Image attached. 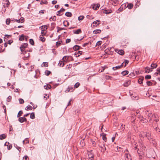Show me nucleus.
I'll list each match as a JSON object with an SVG mask.
<instances>
[{"label": "nucleus", "mask_w": 160, "mask_h": 160, "mask_svg": "<svg viewBox=\"0 0 160 160\" xmlns=\"http://www.w3.org/2000/svg\"><path fill=\"white\" fill-rule=\"evenodd\" d=\"M152 83L151 81H148L147 82V84L148 86L152 85Z\"/></svg>", "instance_id": "obj_51"}, {"label": "nucleus", "mask_w": 160, "mask_h": 160, "mask_svg": "<svg viewBox=\"0 0 160 160\" xmlns=\"http://www.w3.org/2000/svg\"><path fill=\"white\" fill-rule=\"evenodd\" d=\"M100 21L99 20H97L96 21H94L92 24V25H93V27L97 26V25H99L100 23Z\"/></svg>", "instance_id": "obj_4"}, {"label": "nucleus", "mask_w": 160, "mask_h": 160, "mask_svg": "<svg viewBox=\"0 0 160 160\" xmlns=\"http://www.w3.org/2000/svg\"><path fill=\"white\" fill-rule=\"evenodd\" d=\"M65 11V9L63 8H62L60 10L58 11L57 14V16H61L62 15V14H61V12H64Z\"/></svg>", "instance_id": "obj_14"}, {"label": "nucleus", "mask_w": 160, "mask_h": 160, "mask_svg": "<svg viewBox=\"0 0 160 160\" xmlns=\"http://www.w3.org/2000/svg\"><path fill=\"white\" fill-rule=\"evenodd\" d=\"M41 33L43 35H45L46 34V32H45L44 30H42L41 32Z\"/></svg>", "instance_id": "obj_54"}, {"label": "nucleus", "mask_w": 160, "mask_h": 160, "mask_svg": "<svg viewBox=\"0 0 160 160\" xmlns=\"http://www.w3.org/2000/svg\"><path fill=\"white\" fill-rule=\"evenodd\" d=\"M6 137V135L3 134L0 135V140H2L5 139Z\"/></svg>", "instance_id": "obj_23"}, {"label": "nucleus", "mask_w": 160, "mask_h": 160, "mask_svg": "<svg viewBox=\"0 0 160 160\" xmlns=\"http://www.w3.org/2000/svg\"><path fill=\"white\" fill-rule=\"evenodd\" d=\"M80 85V83L78 82L75 84L74 87L75 88H77Z\"/></svg>", "instance_id": "obj_52"}, {"label": "nucleus", "mask_w": 160, "mask_h": 160, "mask_svg": "<svg viewBox=\"0 0 160 160\" xmlns=\"http://www.w3.org/2000/svg\"><path fill=\"white\" fill-rule=\"evenodd\" d=\"M129 76L130 77H134L135 76V74L133 72H132L129 75Z\"/></svg>", "instance_id": "obj_64"}, {"label": "nucleus", "mask_w": 160, "mask_h": 160, "mask_svg": "<svg viewBox=\"0 0 160 160\" xmlns=\"http://www.w3.org/2000/svg\"><path fill=\"white\" fill-rule=\"evenodd\" d=\"M157 122H156L155 121H153L152 124V126L154 128L155 127H157Z\"/></svg>", "instance_id": "obj_37"}, {"label": "nucleus", "mask_w": 160, "mask_h": 160, "mask_svg": "<svg viewBox=\"0 0 160 160\" xmlns=\"http://www.w3.org/2000/svg\"><path fill=\"white\" fill-rule=\"evenodd\" d=\"M125 160H132L130 155L128 153H126L125 155Z\"/></svg>", "instance_id": "obj_6"}, {"label": "nucleus", "mask_w": 160, "mask_h": 160, "mask_svg": "<svg viewBox=\"0 0 160 160\" xmlns=\"http://www.w3.org/2000/svg\"><path fill=\"white\" fill-rule=\"evenodd\" d=\"M123 6L124 5H121V7L118 9V11L119 12L117 11V12L118 13L122 11L123 10Z\"/></svg>", "instance_id": "obj_42"}, {"label": "nucleus", "mask_w": 160, "mask_h": 160, "mask_svg": "<svg viewBox=\"0 0 160 160\" xmlns=\"http://www.w3.org/2000/svg\"><path fill=\"white\" fill-rule=\"evenodd\" d=\"M51 73L50 71L47 70L45 72V74L47 76H48Z\"/></svg>", "instance_id": "obj_47"}, {"label": "nucleus", "mask_w": 160, "mask_h": 160, "mask_svg": "<svg viewBox=\"0 0 160 160\" xmlns=\"http://www.w3.org/2000/svg\"><path fill=\"white\" fill-rule=\"evenodd\" d=\"M87 18H89L90 19H93L94 18V17L93 16H90V15H88L87 16Z\"/></svg>", "instance_id": "obj_60"}, {"label": "nucleus", "mask_w": 160, "mask_h": 160, "mask_svg": "<svg viewBox=\"0 0 160 160\" xmlns=\"http://www.w3.org/2000/svg\"><path fill=\"white\" fill-rule=\"evenodd\" d=\"M157 66L158 65L156 63H152L151 65V69L152 70L153 69L156 68Z\"/></svg>", "instance_id": "obj_15"}, {"label": "nucleus", "mask_w": 160, "mask_h": 160, "mask_svg": "<svg viewBox=\"0 0 160 160\" xmlns=\"http://www.w3.org/2000/svg\"><path fill=\"white\" fill-rule=\"evenodd\" d=\"M65 15L68 17H70L72 16V14L70 12H67L65 13Z\"/></svg>", "instance_id": "obj_34"}, {"label": "nucleus", "mask_w": 160, "mask_h": 160, "mask_svg": "<svg viewBox=\"0 0 160 160\" xmlns=\"http://www.w3.org/2000/svg\"><path fill=\"white\" fill-rule=\"evenodd\" d=\"M44 88L45 89L47 90L51 88V86L49 84H47V85L44 86Z\"/></svg>", "instance_id": "obj_29"}, {"label": "nucleus", "mask_w": 160, "mask_h": 160, "mask_svg": "<svg viewBox=\"0 0 160 160\" xmlns=\"http://www.w3.org/2000/svg\"><path fill=\"white\" fill-rule=\"evenodd\" d=\"M22 113H23L22 111L21 110L20 111L17 115V117L18 118L20 116H21L22 115Z\"/></svg>", "instance_id": "obj_44"}, {"label": "nucleus", "mask_w": 160, "mask_h": 160, "mask_svg": "<svg viewBox=\"0 0 160 160\" xmlns=\"http://www.w3.org/2000/svg\"><path fill=\"white\" fill-rule=\"evenodd\" d=\"M94 155L91 152L88 153V158L89 159L93 158Z\"/></svg>", "instance_id": "obj_22"}, {"label": "nucleus", "mask_w": 160, "mask_h": 160, "mask_svg": "<svg viewBox=\"0 0 160 160\" xmlns=\"http://www.w3.org/2000/svg\"><path fill=\"white\" fill-rule=\"evenodd\" d=\"M153 118L154 119V120L156 122H157L159 121L158 117L157 114H155L153 115Z\"/></svg>", "instance_id": "obj_16"}, {"label": "nucleus", "mask_w": 160, "mask_h": 160, "mask_svg": "<svg viewBox=\"0 0 160 160\" xmlns=\"http://www.w3.org/2000/svg\"><path fill=\"white\" fill-rule=\"evenodd\" d=\"M149 135V134L148 133H147L146 132H142L141 134V135L142 136V137H143V138L147 137L148 135Z\"/></svg>", "instance_id": "obj_25"}, {"label": "nucleus", "mask_w": 160, "mask_h": 160, "mask_svg": "<svg viewBox=\"0 0 160 160\" xmlns=\"http://www.w3.org/2000/svg\"><path fill=\"white\" fill-rule=\"evenodd\" d=\"M74 89L72 87H68V90L66 91H68V92H72L73 91Z\"/></svg>", "instance_id": "obj_35"}, {"label": "nucleus", "mask_w": 160, "mask_h": 160, "mask_svg": "<svg viewBox=\"0 0 160 160\" xmlns=\"http://www.w3.org/2000/svg\"><path fill=\"white\" fill-rule=\"evenodd\" d=\"M27 120L26 118L25 117H19L18 118V121L21 123L23 122H26Z\"/></svg>", "instance_id": "obj_12"}, {"label": "nucleus", "mask_w": 160, "mask_h": 160, "mask_svg": "<svg viewBox=\"0 0 160 160\" xmlns=\"http://www.w3.org/2000/svg\"><path fill=\"white\" fill-rule=\"evenodd\" d=\"M117 150H118V152H122V148L120 147H117Z\"/></svg>", "instance_id": "obj_56"}, {"label": "nucleus", "mask_w": 160, "mask_h": 160, "mask_svg": "<svg viewBox=\"0 0 160 160\" xmlns=\"http://www.w3.org/2000/svg\"><path fill=\"white\" fill-rule=\"evenodd\" d=\"M40 3L41 5L44 4H47L48 3V2L47 1L44 0V1H41Z\"/></svg>", "instance_id": "obj_46"}, {"label": "nucleus", "mask_w": 160, "mask_h": 160, "mask_svg": "<svg viewBox=\"0 0 160 160\" xmlns=\"http://www.w3.org/2000/svg\"><path fill=\"white\" fill-rule=\"evenodd\" d=\"M131 81L129 80H126L125 83L123 84V85L124 87H128L129 85L131 84Z\"/></svg>", "instance_id": "obj_11"}, {"label": "nucleus", "mask_w": 160, "mask_h": 160, "mask_svg": "<svg viewBox=\"0 0 160 160\" xmlns=\"http://www.w3.org/2000/svg\"><path fill=\"white\" fill-rule=\"evenodd\" d=\"M154 153V151H150L147 152L146 155L147 157L149 158H153L154 157V155H152Z\"/></svg>", "instance_id": "obj_1"}, {"label": "nucleus", "mask_w": 160, "mask_h": 160, "mask_svg": "<svg viewBox=\"0 0 160 160\" xmlns=\"http://www.w3.org/2000/svg\"><path fill=\"white\" fill-rule=\"evenodd\" d=\"M102 138L103 140L106 142L107 140V138L106 137V134L104 133H102Z\"/></svg>", "instance_id": "obj_38"}, {"label": "nucleus", "mask_w": 160, "mask_h": 160, "mask_svg": "<svg viewBox=\"0 0 160 160\" xmlns=\"http://www.w3.org/2000/svg\"><path fill=\"white\" fill-rule=\"evenodd\" d=\"M102 43V42L101 41H98L96 44V46H99L101 45Z\"/></svg>", "instance_id": "obj_62"}, {"label": "nucleus", "mask_w": 160, "mask_h": 160, "mask_svg": "<svg viewBox=\"0 0 160 160\" xmlns=\"http://www.w3.org/2000/svg\"><path fill=\"white\" fill-rule=\"evenodd\" d=\"M43 66L44 67H48V63L47 62H43Z\"/></svg>", "instance_id": "obj_55"}, {"label": "nucleus", "mask_w": 160, "mask_h": 160, "mask_svg": "<svg viewBox=\"0 0 160 160\" xmlns=\"http://www.w3.org/2000/svg\"><path fill=\"white\" fill-rule=\"evenodd\" d=\"M122 67V65H121L120 66H118L115 67H113L112 68V69L114 70H115L117 69H118L121 68Z\"/></svg>", "instance_id": "obj_33"}, {"label": "nucleus", "mask_w": 160, "mask_h": 160, "mask_svg": "<svg viewBox=\"0 0 160 160\" xmlns=\"http://www.w3.org/2000/svg\"><path fill=\"white\" fill-rule=\"evenodd\" d=\"M30 118L32 119H34L35 118V114L34 112H32L31 113Z\"/></svg>", "instance_id": "obj_41"}, {"label": "nucleus", "mask_w": 160, "mask_h": 160, "mask_svg": "<svg viewBox=\"0 0 160 160\" xmlns=\"http://www.w3.org/2000/svg\"><path fill=\"white\" fill-rule=\"evenodd\" d=\"M69 58H70L71 59L73 60V58L71 56H64L63 58H62V59L63 60V61H64V62H66L68 59Z\"/></svg>", "instance_id": "obj_3"}, {"label": "nucleus", "mask_w": 160, "mask_h": 160, "mask_svg": "<svg viewBox=\"0 0 160 160\" xmlns=\"http://www.w3.org/2000/svg\"><path fill=\"white\" fill-rule=\"evenodd\" d=\"M40 40L42 42H44L45 41V38L43 37V36L42 35V36H40Z\"/></svg>", "instance_id": "obj_40"}, {"label": "nucleus", "mask_w": 160, "mask_h": 160, "mask_svg": "<svg viewBox=\"0 0 160 160\" xmlns=\"http://www.w3.org/2000/svg\"><path fill=\"white\" fill-rule=\"evenodd\" d=\"M96 4H93V5H92V8L94 10H98L100 5V4L98 3L96 5Z\"/></svg>", "instance_id": "obj_10"}, {"label": "nucleus", "mask_w": 160, "mask_h": 160, "mask_svg": "<svg viewBox=\"0 0 160 160\" xmlns=\"http://www.w3.org/2000/svg\"><path fill=\"white\" fill-rule=\"evenodd\" d=\"M140 120L141 122H142L144 123H147L148 122L147 119L145 118H144L142 116L140 118Z\"/></svg>", "instance_id": "obj_7"}, {"label": "nucleus", "mask_w": 160, "mask_h": 160, "mask_svg": "<svg viewBox=\"0 0 160 160\" xmlns=\"http://www.w3.org/2000/svg\"><path fill=\"white\" fill-rule=\"evenodd\" d=\"M82 54V51H78L77 53H75L74 54V56L76 57H78L80 56V55Z\"/></svg>", "instance_id": "obj_24"}, {"label": "nucleus", "mask_w": 160, "mask_h": 160, "mask_svg": "<svg viewBox=\"0 0 160 160\" xmlns=\"http://www.w3.org/2000/svg\"><path fill=\"white\" fill-rule=\"evenodd\" d=\"M128 71L127 70H125L124 71H122L121 74L123 76L126 75H127L128 73Z\"/></svg>", "instance_id": "obj_31"}, {"label": "nucleus", "mask_w": 160, "mask_h": 160, "mask_svg": "<svg viewBox=\"0 0 160 160\" xmlns=\"http://www.w3.org/2000/svg\"><path fill=\"white\" fill-rule=\"evenodd\" d=\"M32 106H31L30 105H28V106L25 108V109L26 110H31L32 109Z\"/></svg>", "instance_id": "obj_32"}, {"label": "nucleus", "mask_w": 160, "mask_h": 160, "mask_svg": "<svg viewBox=\"0 0 160 160\" xmlns=\"http://www.w3.org/2000/svg\"><path fill=\"white\" fill-rule=\"evenodd\" d=\"M11 20L9 18H8L6 20V23L7 25H9L10 22Z\"/></svg>", "instance_id": "obj_49"}, {"label": "nucleus", "mask_w": 160, "mask_h": 160, "mask_svg": "<svg viewBox=\"0 0 160 160\" xmlns=\"http://www.w3.org/2000/svg\"><path fill=\"white\" fill-rule=\"evenodd\" d=\"M4 146H7V148L8 150L11 149L12 147V145L10 144L8 142H6L4 144Z\"/></svg>", "instance_id": "obj_5"}, {"label": "nucleus", "mask_w": 160, "mask_h": 160, "mask_svg": "<svg viewBox=\"0 0 160 160\" xmlns=\"http://www.w3.org/2000/svg\"><path fill=\"white\" fill-rule=\"evenodd\" d=\"M98 146H99V147L101 148V151L102 152H104L106 150L104 144H103L102 145H100V144L99 143Z\"/></svg>", "instance_id": "obj_9"}, {"label": "nucleus", "mask_w": 160, "mask_h": 160, "mask_svg": "<svg viewBox=\"0 0 160 160\" xmlns=\"http://www.w3.org/2000/svg\"><path fill=\"white\" fill-rule=\"evenodd\" d=\"M129 62V61L127 60H125L123 62V63H125L124 65V67H125L127 64H128V63Z\"/></svg>", "instance_id": "obj_53"}, {"label": "nucleus", "mask_w": 160, "mask_h": 160, "mask_svg": "<svg viewBox=\"0 0 160 160\" xmlns=\"http://www.w3.org/2000/svg\"><path fill=\"white\" fill-rule=\"evenodd\" d=\"M145 113L146 115H147L148 117V118L150 119L149 120V121L150 122L151 120V118L153 117V115L152 113H151L150 112H149L148 111H147L145 112Z\"/></svg>", "instance_id": "obj_2"}, {"label": "nucleus", "mask_w": 160, "mask_h": 160, "mask_svg": "<svg viewBox=\"0 0 160 160\" xmlns=\"http://www.w3.org/2000/svg\"><path fill=\"white\" fill-rule=\"evenodd\" d=\"M144 80V78L143 77H142L139 78L138 80V82L139 84H142V81Z\"/></svg>", "instance_id": "obj_20"}, {"label": "nucleus", "mask_w": 160, "mask_h": 160, "mask_svg": "<svg viewBox=\"0 0 160 160\" xmlns=\"http://www.w3.org/2000/svg\"><path fill=\"white\" fill-rule=\"evenodd\" d=\"M115 51L117 52L119 54L121 55H123L124 53V51L122 50L116 49Z\"/></svg>", "instance_id": "obj_8"}, {"label": "nucleus", "mask_w": 160, "mask_h": 160, "mask_svg": "<svg viewBox=\"0 0 160 160\" xmlns=\"http://www.w3.org/2000/svg\"><path fill=\"white\" fill-rule=\"evenodd\" d=\"M127 7L129 9H132L133 6V4L131 3H127Z\"/></svg>", "instance_id": "obj_19"}, {"label": "nucleus", "mask_w": 160, "mask_h": 160, "mask_svg": "<svg viewBox=\"0 0 160 160\" xmlns=\"http://www.w3.org/2000/svg\"><path fill=\"white\" fill-rule=\"evenodd\" d=\"M84 18V16H80L78 17V20L79 21L82 20Z\"/></svg>", "instance_id": "obj_50"}, {"label": "nucleus", "mask_w": 160, "mask_h": 160, "mask_svg": "<svg viewBox=\"0 0 160 160\" xmlns=\"http://www.w3.org/2000/svg\"><path fill=\"white\" fill-rule=\"evenodd\" d=\"M12 99V97L11 96H9L7 98V101L8 102L10 101Z\"/></svg>", "instance_id": "obj_61"}, {"label": "nucleus", "mask_w": 160, "mask_h": 160, "mask_svg": "<svg viewBox=\"0 0 160 160\" xmlns=\"http://www.w3.org/2000/svg\"><path fill=\"white\" fill-rule=\"evenodd\" d=\"M24 40V35L23 34H22L21 36H19V40L22 41Z\"/></svg>", "instance_id": "obj_36"}, {"label": "nucleus", "mask_w": 160, "mask_h": 160, "mask_svg": "<svg viewBox=\"0 0 160 160\" xmlns=\"http://www.w3.org/2000/svg\"><path fill=\"white\" fill-rule=\"evenodd\" d=\"M151 76L150 75H146L145 77V78L146 79H150L151 78Z\"/></svg>", "instance_id": "obj_48"}, {"label": "nucleus", "mask_w": 160, "mask_h": 160, "mask_svg": "<svg viewBox=\"0 0 160 160\" xmlns=\"http://www.w3.org/2000/svg\"><path fill=\"white\" fill-rule=\"evenodd\" d=\"M73 33L75 34H78L81 33L82 32L81 29H78L76 31H73Z\"/></svg>", "instance_id": "obj_21"}, {"label": "nucleus", "mask_w": 160, "mask_h": 160, "mask_svg": "<svg viewBox=\"0 0 160 160\" xmlns=\"http://www.w3.org/2000/svg\"><path fill=\"white\" fill-rule=\"evenodd\" d=\"M41 28L42 30H44L45 31L48 29V27L46 25L42 26L40 27V28Z\"/></svg>", "instance_id": "obj_30"}, {"label": "nucleus", "mask_w": 160, "mask_h": 160, "mask_svg": "<svg viewBox=\"0 0 160 160\" xmlns=\"http://www.w3.org/2000/svg\"><path fill=\"white\" fill-rule=\"evenodd\" d=\"M22 160H29V158L28 156H26L23 157Z\"/></svg>", "instance_id": "obj_63"}, {"label": "nucleus", "mask_w": 160, "mask_h": 160, "mask_svg": "<svg viewBox=\"0 0 160 160\" xmlns=\"http://www.w3.org/2000/svg\"><path fill=\"white\" fill-rule=\"evenodd\" d=\"M112 11L111 10H105L104 11V13L107 14H109L110 13H111L112 12Z\"/></svg>", "instance_id": "obj_45"}, {"label": "nucleus", "mask_w": 160, "mask_h": 160, "mask_svg": "<svg viewBox=\"0 0 160 160\" xmlns=\"http://www.w3.org/2000/svg\"><path fill=\"white\" fill-rule=\"evenodd\" d=\"M80 48V46L78 45H75L73 47V49L74 50L76 51L79 49Z\"/></svg>", "instance_id": "obj_26"}, {"label": "nucleus", "mask_w": 160, "mask_h": 160, "mask_svg": "<svg viewBox=\"0 0 160 160\" xmlns=\"http://www.w3.org/2000/svg\"><path fill=\"white\" fill-rule=\"evenodd\" d=\"M101 32V30L100 29H96L93 31L94 34H96L98 33H100Z\"/></svg>", "instance_id": "obj_27"}, {"label": "nucleus", "mask_w": 160, "mask_h": 160, "mask_svg": "<svg viewBox=\"0 0 160 160\" xmlns=\"http://www.w3.org/2000/svg\"><path fill=\"white\" fill-rule=\"evenodd\" d=\"M21 23H22L24 22V18L22 17H21L20 19H19Z\"/></svg>", "instance_id": "obj_57"}, {"label": "nucleus", "mask_w": 160, "mask_h": 160, "mask_svg": "<svg viewBox=\"0 0 160 160\" xmlns=\"http://www.w3.org/2000/svg\"><path fill=\"white\" fill-rule=\"evenodd\" d=\"M28 45L27 43H24L21 45V46L20 47V48H23L25 49V48L28 47Z\"/></svg>", "instance_id": "obj_17"}, {"label": "nucleus", "mask_w": 160, "mask_h": 160, "mask_svg": "<svg viewBox=\"0 0 160 160\" xmlns=\"http://www.w3.org/2000/svg\"><path fill=\"white\" fill-rule=\"evenodd\" d=\"M19 103L20 104H23L24 102V100L22 99V98L19 99Z\"/></svg>", "instance_id": "obj_58"}, {"label": "nucleus", "mask_w": 160, "mask_h": 160, "mask_svg": "<svg viewBox=\"0 0 160 160\" xmlns=\"http://www.w3.org/2000/svg\"><path fill=\"white\" fill-rule=\"evenodd\" d=\"M4 2H5L4 4H5L6 7L8 8L9 7L10 4V2L8 0H4Z\"/></svg>", "instance_id": "obj_18"}, {"label": "nucleus", "mask_w": 160, "mask_h": 160, "mask_svg": "<svg viewBox=\"0 0 160 160\" xmlns=\"http://www.w3.org/2000/svg\"><path fill=\"white\" fill-rule=\"evenodd\" d=\"M63 61H59V63H58V65L60 66H62V67L64 65V63Z\"/></svg>", "instance_id": "obj_39"}, {"label": "nucleus", "mask_w": 160, "mask_h": 160, "mask_svg": "<svg viewBox=\"0 0 160 160\" xmlns=\"http://www.w3.org/2000/svg\"><path fill=\"white\" fill-rule=\"evenodd\" d=\"M61 43V41L57 42L56 43V45L57 47L60 45Z\"/></svg>", "instance_id": "obj_59"}, {"label": "nucleus", "mask_w": 160, "mask_h": 160, "mask_svg": "<svg viewBox=\"0 0 160 160\" xmlns=\"http://www.w3.org/2000/svg\"><path fill=\"white\" fill-rule=\"evenodd\" d=\"M91 142L92 143V145L93 146L95 147L96 146L97 142L95 141L93 139H91Z\"/></svg>", "instance_id": "obj_28"}, {"label": "nucleus", "mask_w": 160, "mask_h": 160, "mask_svg": "<svg viewBox=\"0 0 160 160\" xmlns=\"http://www.w3.org/2000/svg\"><path fill=\"white\" fill-rule=\"evenodd\" d=\"M145 72L146 73H149L151 72L152 71L151 69V68H150L149 67H147L145 68Z\"/></svg>", "instance_id": "obj_13"}, {"label": "nucleus", "mask_w": 160, "mask_h": 160, "mask_svg": "<svg viewBox=\"0 0 160 160\" xmlns=\"http://www.w3.org/2000/svg\"><path fill=\"white\" fill-rule=\"evenodd\" d=\"M29 43L32 45H34V41L32 39H29Z\"/></svg>", "instance_id": "obj_43"}]
</instances>
